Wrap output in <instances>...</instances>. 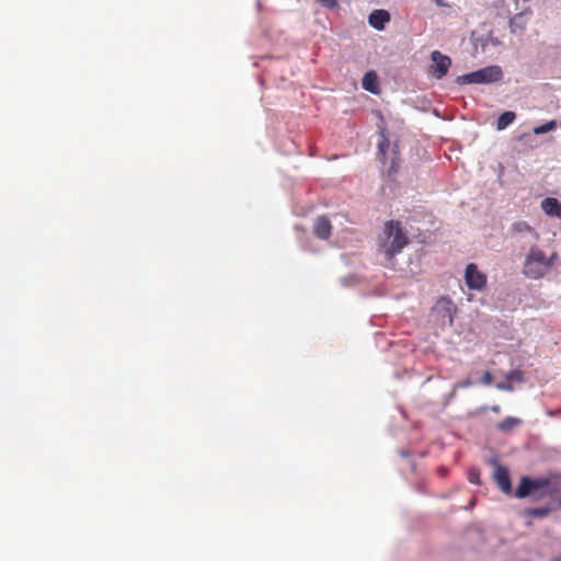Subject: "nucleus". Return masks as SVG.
<instances>
[{
	"label": "nucleus",
	"mask_w": 561,
	"mask_h": 561,
	"mask_svg": "<svg viewBox=\"0 0 561 561\" xmlns=\"http://www.w3.org/2000/svg\"><path fill=\"white\" fill-rule=\"evenodd\" d=\"M391 15L385 9H375L368 14V24L376 31H383L390 22Z\"/></svg>",
	"instance_id": "9"
},
{
	"label": "nucleus",
	"mask_w": 561,
	"mask_h": 561,
	"mask_svg": "<svg viewBox=\"0 0 561 561\" xmlns=\"http://www.w3.org/2000/svg\"><path fill=\"white\" fill-rule=\"evenodd\" d=\"M493 478L503 493L510 494L512 492V484L508 470L505 467L496 465Z\"/></svg>",
	"instance_id": "11"
},
{
	"label": "nucleus",
	"mask_w": 561,
	"mask_h": 561,
	"mask_svg": "<svg viewBox=\"0 0 561 561\" xmlns=\"http://www.w3.org/2000/svg\"><path fill=\"white\" fill-rule=\"evenodd\" d=\"M552 508L546 506V507H535V508H528L526 510L525 514L527 516L537 517V518H543L550 514Z\"/></svg>",
	"instance_id": "17"
},
{
	"label": "nucleus",
	"mask_w": 561,
	"mask_h": 561,
	"mask_svg": "<svg viewBox=\"0 0 561 561\" xmlns=\"http://www.w3.org/2000/svg\"><path fill=\"white\" fill-rule=\"evenodd\" d=\"M332 225L328 217L319 216L313 222V233L321 240H328L331 237Z\"/></svg>",
	"instance_id": "12"
},
{
	"label": "nucleus",
	"mask_w": 561,
	"mask_h": 561,
	"mask_svg": "<svg viewBox=\"0 0 561 561\" xmlns=\"http://www.w3.org/2000/svg\"><path fill=\"white\" fill-rule=\"evenodd\" d=\"M557 257L556 252L548 256L541 249L534 245L526 255L523 273L528 278L539 279L551 270Z\"/></svg>",
	"instance_id": "3"
},
{
	"label": "nucleus",
	"mask_w": 561,
	"mask_h": 561,
	"mask_svg": "<svg viewBox=\"0 0 561 561\" xmlns=\"http://www.w3.org/2000/svg\"><path fill=\"white\" fill-rule=\"evenodd\" d=\"M362 87L365 91H368L373 94H378L379 89V78L374 70H369L365 72L363 79H362Z\"/></svg>",
	"instance_id": "13"
},
{
	"label": "nucleus",
	"mask_w": 561,
	"mask_h": 561,
	"mask_svg": "<svg viewBox=\"0 0 561 561\" xmlns=\"http://www.w3.org/2000/svg\"><path fill=\"white\" fill-rule=\"evenodd\" d=\"M383 233L386 239L381 243V249L389 259L400 253L409 242L407 232L403 230L400 221H387L383 227Z\"/></svg>",
	"instance_id": "4"
},
{
	"label": "nucleus",
	"mask_w": 561,
	"mask_h": 561,
	"mask_svg": "<svg viewBox=\"0 0 561 561\" xmlns=\"http://www.w3.org/2000/svg\"><path fill=\"white\" fill-rule=\"evenodd\" d=\"M471 385H472V381H471V379H469V378H468V379H465V380H462V381L458 382V383L455 386V389H456V388H468V387H470Z\"/></svg>",
	"instance_id": "25"
},
{
	"label": "nucleus",
	"mask_w": 561,
	"mask_h": 561,
	"mask_svg": "<svg viewBox=\"0 0 561 561\" xmlns=\"http://www.w3.org/2000/svg\"><path fill=\"white\" fill-rule=\"evenodd\" d=\"M379 118L378 126V142H377V159L383 164L388 165L386 169V178L388 181H396L400 170L401 154L399 140L392 139L389 131L385 126V121L379 111H374Z\"/></svg>",
	"instance_id": "1"
},
{
	"label": "nucleus",
	"mask_w": 561,
	"mask_h": 561,
	"mask_svg": "<svg viewBox=\"0 0 561 561\" xmlns=\"http://www.w3.org/2000/svg\"><path fill=\"white\" fill-rule=\"evenodd\" d=\"M455 311L456 307L454 302L445 297L438 299L433 307V312L439 316L443 321L447 320L449 324H453Z\"/></svg>",
	"instance_id": "8"
},
{
	"label": "nucleus",
	"mask_w": 561,
	"mask_h": 561,
	"mask_svg": "<svg viewBox=\"0 0 561 561\" xmlns=\"http://www.w3.org/2000/svg\"><path fill=\"white\" fill-rule=\"evenodd\" d=\"M523 421L519 417L507 416L503 421H501L496 427L499 431L507 433L513 431L515 427L519 426Z\"/></svg>",
	"instance_id": "15"
},
{
	"label": "nucleus",
	"mask_w": 561,
	"mask_h": 561,
	"mask_svg": "<svg viewBox=\"0 0 561 561\" xmlns=\"http://www.w3.org/2000/svg\"><path fill=\"white\" fill-rule=\"evenodd\" d=\"M557 128V122L550 121L546 124L534 127L533 133L535 135H541L554 130Z\"/></svg>",
	"instance_id": "18"
},
{
	"label": "nucleus",
	"mask_w": 561,
	"mask_h": 561,
	"mask_svg": "<svg viewBox=\"0 0 561 561\" xmlns=\"http://www.w3.org/2000/svg\"><path fill=\"white\" fill-rule=\"evenodd\" d=\"M556 561H561V560H556Z\"/></svg>",
	"instance_id": "30"
},
{
	"label": "nucleus",
	"mask_w": 561,
	"mask_h": 561,
	"mask_svg": "<svg viewBox=\"0 0 561 561\" xmlns=\"http://www.w3.org/2000/svg\"><path fill=\"white\" fill-rule=\"evenodd\" d=\"M492 380H493V377L490 371H485L481 378V382L484 385H491Z\"/></svg>",
	"instance_id": "24"
},
{
	"label": "nucleus",
	"mask_w": 561,
	"mask_h": 561,
	"mask_svg": "<svg viewBox=\"0 0 561 561\" xmlns=\"http://www.w3.org/2000/svg\"><path fill=\"white\" fill-rule=\"evenodd\" d=\"M531 10L529 8L525 9L522 12L516 13L510 19L508 25L510 30L513 34H520L525 31L526 25L529 20V15H531Z\"/></svg>",
	"instance_id": "10"
},
{
	"label": "nucleus",
	"mask_w": 561,
	"mask_h": 561,
	"mask_svg": "<svg viewBox=\"0 0 561 561\" xmlns=\"http://www.w3.org/2000/svg\"><path fill=\"white\" fill-rule=\"evenodd\" d=\"M496 388L500 389V390H504V391H513L514 387L511 382H508L507 380L505 382H499L496 385Z\"/></svg>",
	"instance_id": "23"
},
{
	"label": "nucleus",
	"mask_w": 561,
	"mask_h": 561,
	"mask_svg": "<svg viewBox=\"0 0 561 561\" xmlns=\"http://www.w3.org/2000/svg\"><path fill=\"white\" fill-rule=\"evenodd\" d=\"M256 7H257V9H261V7H262V2H261V0H257V1H256Z\"/></svg>",
	"instance_id": "28"
},
{
	"label": "nucleus",
	"mask_w": 561,
	"mask_h": 561,
	"mask_svg": "<svg viewBox=\"0 0 561 561\" xmlns=\"http://www.w3.org/2000/svg\"><path fill=\"white\" fill-rule=\"evenodd\" d=\"M491 410L494 412V413H500L501 412V408L499 405H493L491 408Z\"/></svg>",
	"instance_id": "27"
},
{
	"label": "nucleus",
	"mask_w": 561,
	"mask_h": 561,
	"mask_svg": "<svg viewBox=\"0 0 561 561\" xmlns=\"http://www.w3.org/2000/svg\"><path fill=\"white\" fill-rule=\"evenodd\" d=\"M468 480L473 484H480V473L478 470L473 469L468 474Z\"/></svg>",
	"instance_id": "22"
},
{
	"label": "nucleus",
	"mask_w": 561,
	"mask_h": 561,
	"mask_svg": "<svg viewBox=\"0 0 561 561\" xmlns=\"http://www.w3.org/2000/svg\"><path fill=\"white\" fill-rule=\"evenodd\" d=\"M451 58L439 50L431 53V65L428 75L437 80L443 79L449 71Z\"/></svg>",
	"instance_id": "6"
},
{
	"label": "nucleus",
	"mask_w": 561,
	"mask_h": 561,
	"mask_svg": "<svg viewBox=\"0 0 561 561\" xmlns=\"http://www.w3.org/2000/svg\"><path fill=\"white\" fill-rule=\"evenodd\" d=\"M558 507H560V508H561V501L559 502V506H558Z\"/></svg>",
	"instance_id": "29"
},
{
	"label": "nucleus",
	"mask_w": 561,
	"mask_h": 561,
	"mask_svg": "<svg viewBox=\"0 0 561 561\" xmlns=\"http://www.w3.org/2000/svg\"><path fill=\"white\" fill-rule=\"evenodd\" d=\"M318 2L321 4V7L329 10H335L339 8L337 0H318Z\"/></svg>",
	"instance_id": "21"
},
{
	"label": "nucleus",
	"mask_w": 561,
	"mask_h": 561,
	"mask_svg": "<svg viewBox=\"0 0 561 561\" xmlns=\"http://www.w3.org/2000/svg\"><path fill=\"white\" fill-rule=\"evenodd\" d=\"M465 279L470 289L482 290L486 285V276L473 263L467 265Z\"/></svg>",
	"instance_id": "7"
},
{
	"label": "nucleus",
	"mask_w": 561,
	"mask_h": 561,
	"mask_svg": "<svg viewBox=\"0 0 561 561\" xmlns=\"http://www.w3.org/2000/svg\"><path fill=\"white\" fill-rule=\"evenodd\" d=\"M559 485H561V478L557 477L537 479L523 477L515 491V496L518 499L527 496H534L535 499L552 496L559 491Z\"/></svg>",
	"instance_id": "2"
},
{
	"label": "nucleus",
	"mask_w": 561,
	"mask_h": 561,
	"mask_svg": "<svg viewBox=\"0 0 561 561\" xmlns=\"http://www.w3.org/2000/svg\"><path fill=\"white\" fill-rule=\"evenodd\" d=\"M482 47H485L488 44H491L492 46L496 47L502 44V42L497 38L489 34L485 38L481 37L480 39Z\"/></svg>",
	"instance_id": "20"
},
{
	"label": "nucleus",
	"mask_w": 561,
	"mask_h": 561,
	"mask_svg": "<svg viewBox=\"0 0 561 561\" xmlns=\"http://www.w3.org/2000/svg\"><path fill=\"white\" fill-rule=\"evenodd\" d=\"M516 115L514 112H504L500 115L496 122V128L497 130H502L506 128L510 124H512L515 119Z\"/></svg>",
	"instance_id": "16"
},
{
	"label": "nucleus",
	"mask_w": 561,
	"mask_h": 561,
	"mask_svg": "<svg viewBox=\"0 0 561 561\" xmlns=\"http://www.w3.org/2000/svg\"><path fill=\"white\" fill-rule=\"evenodd\" d=\"M433 1L435 2V4H436L437 7H440V8H443V7H446V5H447V4L445 3V1H444V0H433Z\"/></svg>",
	"instance_id": "26"
},
{
	"label": "nucleus",
	"mask_w": 561,
	"mask_h": 561,
	"mask_svg": "<svg viewBox=\"0 0 561 561\" xmlns=\"http://www.w3.org/2000/svg\"><path fill=\"white\" fill-rule=\"evenodd\" d=\"M505 378L507 379L508 382H511L513 385V381H523L524 376H523V371L522 370L514 369V370H510L505 375Z\"/></svg>",
	"instance_id": "19"
},
{
	"label": "nucleus",
	"mask_w": 561,
	"mask_h": 561,
	"mask_svg": "<svg viewBox=\"0 0 561 561\" xmlns=\"http://www.w3.org/2000/svg\"><path fill=\"white\" fill-rule=\"evenodd\" d=\"M541 208L548 216L561 219V202L554 197H547L541 202Z\"/></svg>",
	"instance_id": "14"
},
{
	"label": "nucleus",
	"mask_w": 561,
	"mask_h": 561,
	"mask_svg": "<svg viewBox=\"0 0 561 561\" xmlns=\"http://www.w3.org/2000/svg\"><path fill=\"white\" fill-rule=\"evenodd\" d=\"M503 70L497 65H491L478 70L458 76L455 80L457 84H490L502 80Z\"/></svg>",
	"instance_id": "5"
}]
</instances>
